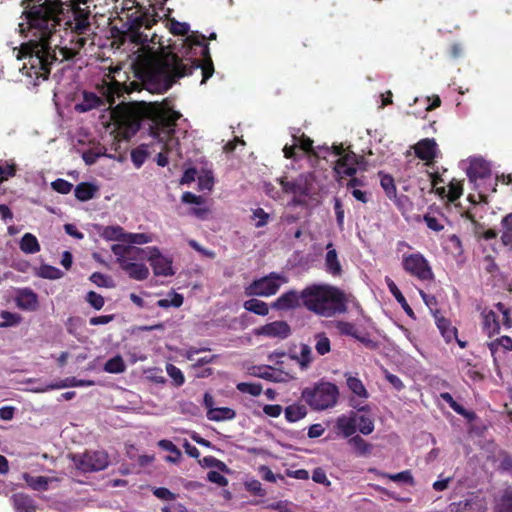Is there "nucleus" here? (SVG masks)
<instances>
[{"label":"nucleus","instance_id":"1","mask_svg":"<svg viewBox=\"0 0 512 512\" xmlns=\"http://www.w3.org/2000/svg\"><path fill=\"white\" fill-rule=\"evenodd\" d=\"M86 3L87 0H34V69L39 66L44 79L56 59L51 45L56 26L63 22L77 35L89 30L90 11L80 6Z\"/></svg>","mask_w":512,"mask_h":512},{"label":"nucleus","instance_id":"2","mask_svg":"<svg viewBox=\"0 0 512 512\" xmlns=\"http://www.w3.org/2000/svg\"><path fill=\"white\" fill-rule=\"evenodd\" d=\"M191 45L203 46V55L207 58L203 64L200 60L181 58L174 53H166L159 57L146 58L140 62L137 75L145 89L151 93H165L178 79L199 71L202 75L201 84L213 75L214 68L208 57V46L204 43V35H192L187 38Z\"/></svg>","mask_w":512,"mask_h":512},{"label":"nucleus","instance_id":"3","mask_svg":"<svg viewBox=\"0 0 512 512\" xmlns=\"http://www.w3.org/2000/svg\"><path fill=\"white\" fill-rule=\"evenodd\" d=\"M302 304L318 315L331 317L347 309L343 293L330 285H311L302 290Z\"/></svg>","mask_w":512,"mask_h":512},{"label":"nucleus","instance_id":"4","mask_svg":"<svg viewBox=\"0 0 512 512\" xmlns=\"http://www.w3.org/2000/svg\"><path fill=\"white\" fill-rule=\"evenodd\" d=\"M158 106L155 126L151 128V134L153 138L163 144V149L168 152L178 145V139L174 137L175 125L182 115L163 104Z\"/></svg>","mask_w":512,"mask_h":512},{"label":"nucleus","instance_id":"5","mask_svg":"<svg viewBox=\"0 0 512 512\" xmlns=\"http://www.w3.org/2000/svg\"><path fill=\"white\" fill-rule=\"evenodd\" d=\"M302 398L313 410L322 411L337 404L339 389L333 383L320 382L312 388H305Z\"/></svg>","mask_w":512,"mask_h":512},{"label":"nucleus","instance_id":"6","mask_svg":"<svg viewBox=\"0 0 512 512\" xmlns=\"http://www.w3.org/2000/svg\"><path fill=\"white\" fill-rule=\"evenodd\" d=\"M287 282L288 277L285 274L271 272L246 286L244 293L246 296L269 297L275 295L280 287Z\"/></svg>","mask_w":512,"mask_h":512},{"label":"nucleus","instance_id":"7","mask_svg":"<svg viewBox=\"0 0 512 512\" xmlns=\"http://www.w3.org/2000/svg\"><path fill=\"white\" fill-rule=\"evenodd\" d=\"M279 183L286 194L300 196H311L313 194L314 176L312 173H302L292 179L282 177L279 179Z\"/></svg>","mask_w":512,"mask_h":512},{"label":"nucleus","instance_id":"8","mask_svg":"<svg viewBox=\"0 0 512 512\" xmlns=\"http://www.w3.org/2000/svg\"><path fill=\"white\" fill-rule=\"evenodd\" d=\"M402 265L407 273L419 280H432L434 277L428 261L420 253L403 255Z\"/></svg>","mask_w":512,"mask_h":512},{"label":"nucleus","instance_id":"9","mask_svg":"<svg viewBox=\"0 0 512 512\" xmlns=\"http://www.w3.org/2000/svg\"><path fill=\"white\" fill-rule=\"evenodd\" d=\"M73 461L85 473L104 470L109 464L108 455L104 451H87L82 455H74Z\"/></svg>","mask_w":512,"mask_h":512},{"label":"nucleus","instance_id":"10","mask_svg":"<svg viewBox=\"0 0 512 512\" xmlns=\"http://www.w3.org/2000/svg\"><path fill=\"white\" fill-rule=\"evenodd\" d=\"M113 118L126 137L136 134L140 128V118L134 111L124 108L113 112Z\"/></svg>","mask_w":512,"mask_h":512},{"label":"nucleus","instance_id":"11","mask_svg":"<svg viewBox=\"0 0 512 512\" xmlns=\"http://www.w3.org/2000/svg\"><path fill=\"white\" fill-rule=\"evenodd\" d=\"M147 260L153 268L156 276H172L174 274L172 269V261L163 256L157 247H150Z\"/></svg>","mask_w":512,"mask_h":512},{"label":"nucleus","instance_id":"12","mask_svg":"<svg viewBox=\"0 0 512 512\" xmlns=\"http://www.w3.org/2000/svg\"><path fill=\"white\" fill-rule=\"evenodd\" d=\"M357 421L358 414L354 411L337 417L334 426L337 436L345 439L353 437L357 431Z\"/></svg>","mask_w":512,"mask_h":512},{"label":"nucleus","instance_id":"13","mask_svg":"<svg viewBox=\"0 0 512 512\" xmlns=\"http://www.w3.org/2000/svg\"><path fill=\"white\" fill-rule=\"evenodd\" d=\"M254 334L269 338L286 339L290 336L291 329L287 322L279 320L256 328Z\"/></svg>","mask_w":512,"mask_h":512},{"label":"nucleus","instance_id":"14","mask_svg":"<svg viewBox=\"0 0 512 512\" xmlns=\"http://www.w3.org/2000/svg\"><path fill=\"white\" fill-rule=\"evenodd\" d=\"M13 53L18 62L24 61L18 65L19 72L27 77H31L32 70V39L22 43L19 47L13 48Z\"/></svg>","mask_w":512,"mask_h":512},{"label":"nucleus","instance_id":"15","mask_svg":"<svg viewBox=\"0 0 512 512\" xmlns=\"http://www.w3.org/2000/svg\"><path fill=\"white\" fill-rule=\"evenodd\" d=\"M302 303V292L298 293L295 290H289L276 299L271 304V307L276 310H290L297 308Z\"/></svg>","mask_w":512,"mask_h":512},{"label":"nucleus","instance_id":"16","mask_svg":"<svg viewBox=\"0 0 512 512\" xmlns=\"http://www.w3.org/2000/svg\"><path fill=\"white\" fill-rule=\"evenodd\" d=\"M415 154L418 158L425 161L433 160L437 154V143L434 139L425 138L420 140L414 146Z\"/></svg>","mask_w":512,"mask_h":512},{"label":"nucleus","instance_id":"17","mask_svg":"<svg viewBox=\"0 0 512 512\" xmlns=\"http://www.w3.org/2000/svg\"><path fill=\"white\" fill-rule=\"evenodd\" d=\"M327 253L325 255V271L334 276L340 277L343 273L342 265L339 261L337 251L333 248L332 243H328L326 246Z\"/></svg>","mask_w":512,"mask_h":512},{"label":"nucleus","instance_id":"18","mask_svg":"<svg viewBox=\"0 0 512 512\" xmlns=\"http://www.w3.org/2000/svg\"><path fill=\"white\" fill-rule=\"evenodd\" d=\"M450 512H486V507L482 500L478 498L466 499L454 502L449 505Z\"/></svg>","mask_w":512,"mask_h":512},{"label":"nucleus","instance_id":"19","mask_svg":"<svg viewBox=\"0 0 512 512\" xmlns=\"http://www.w3.org/2000/svg\"><path fill=\"white\" fill-rule=\"evenodd\" d=\"M14 512H32V497L23 491H14L10 497Z\"/></svg>","mask_w":512,"mask_h":512},{"label":"nucleus","instance_id":"20","mask_svg":"<svg viewBox=\"0 0 512 512\" xmlns=\"http://www.w3.org/2000/svg\"><path fill=\"white\" fill-rule=\"evenodd\" d=\"M121 269L125 271L128 276L134 280L142 281L148 278L149 269L143 263H136L127 261L121 266Z\"/></svg>","mask_w":512,"mask_h":512},{"label":"nucleus","instance_id":"21","mask_svg":"<svg viewBox=\"0 0 512 512\" xmlns=\"http://www.w3.org/2000/svg\"><path fill=\"white\" fill-rule=\"evenodd\" d=\"M490 167L488 163L482 159H474L471 161L467 174L471 180L477 178H485L490 175Z\"/></svg>","mask_w":512,"mask_h":512},{"label":"nucleus","instance_id":"22","mask_svg":"<svg viewBox=\"0 0 512 512\" xmlns=\"http://www.w3.org/2000/svg\"><path fill=\"white\" fill-rule=\"evenodd\" d=\"M347 443L353 449L354 453L361 457L370 455L373 449V445L359 435H354L349 438Z\"/></svg>","mask_w":512,"mask_h":512},{"label":"nucleus","instance_id":"23","mask_svg":"<svg viewBox=\"0 0 512 512\" xmlns=\"http://www.w3.org/2000/svg\"><path fill=\"white\" fill-rule=\"evenodd\" d=\"M97 192L98 187L89 182H81L74 189L75 197L82 202L93 199Z\"/></svg>","mask_w":512,"mask_h":512},{"label":"nucleus","instance_id":"24","mask_svg":"<svg viewBox=\"0 0 512 512\" xmlns=\"http://www.w3.org/2000/svg\"><path fill=\"white\" fill-rule=\"evenodd\" d=\"M103 104V101L95 93L84 92L83 101L76 104L75 109L79 112H87Z\"/></svg>","mask_w":512,"mask_h":512},{"label":"nucleus","instance_id":"25","mask_svg":"<svg viewBox=\"0 0 512 512\" xmlns=\"http://www.w3.org/2000/svg\"><path fill=\"white\" fill-rule=\"evenodd\" d=\"M22 5L24 7L22 12L24 22L19 23L18 26L20 34L26 36L32 29V0H23Z\"/></svg>","mask_w":512,"mask_h":512},{"label":"nucleus","instance_id":"26","mask_svg":"<svg viewBox=\"0 0 512 512\" xmlns=\"http://www.w3.org/2000/svg\"><path fill=\"white\" fill-rule=\"evenodd\" d=\"M345 376L347 386L355 396L362 399H367L369 397L368 391L366 390L364 384L359 378L354 377L350 374H345Z\"/></svg>","mask_w":512,"mask_h":512},{"label":"nucleus","instance_id":"27","mask_svg":"<svg viewBox=\"0 0 512 512\" xmlns=\"http://www.w3.org/2000/svg\"><path fill=\"white\" fill-rule=\"evenodd\" d=\"M385 282L387 284V287L389 289V291L391 292V294L395 297V299L397 300V302L401 305V307L404 309V311L409 315V316H413L414 313H413V310L412 308L409 306V304L407 303L405 297L403 296V294L401 293V291L398 289L397 285L394 283V281L389 278V277H385Z\"/></svg>","mask_w":512,"mask_h":512},{"label":"nucleus","instance_id":"28","mask_svg":"<svg viewBox=\"0 0 512 512\" xmlns=\"http://www.w3.org/2000/svg\"><path fill=\"white\" fill-rule=\"evenodd\" d=\"M436 325L446 342H451L457 338V329L451 325L450 321L444 317H436Z\"/></svg>","mask_w":512,"mask_h":512},{"label":"nucleus","instance_id":"29","mask_svg":"<svg viewBox=\"0 0 512 512\" xmlns=\"http://www.w3.org/2000/svg\"><path fill=\"white\" fill-rule=\"evenodd\" d=\"M101 236L108 241L126 242L127 232L121 226H107L103 229Z\"/></svg>","mask_w":512,"mask_h":512},{"label":"nucleus","instance_id":"30","mask_svg":"<svg viewBox=\"0 0 512 512\" xmlns=\"http://www.w3.org/2000/svg\"><path fill=\"white\" fill-rule=\"evenodd\" d=\"M236 413L229 407L215 408L214 410L207 411V418L211 421H224L235 418Z\"/></svg>","mask_w":512,"mask_h":512},{"label":"nucleus","instance_id":"31","mask_svg":"<svg viewBox=\"0 0 512 512\" xmlns=\"http://www.w3.org/2000/svg\"><path fill=\"white\" fill-rule=\"evenodd\" d=\"M483 328L489 336L499 331L500 326L494 311L483 312Z\"/></svg>","mask_w":512,"mask_h":512},{"label":"nucleus","instance_id":"32","mask_svg":"<svg viewBox=\"0 0 512 512\" xmlns=\"http://www.w3.org/2000/svg\"><path fill=\"white\" fill-rule=\"evenodd\" d=\"M243 307L245 310L260 316H266L269 313L268 304L258 299L245 301Z\"/></svg>","mask_w":512,"mask_h":512},{"label":"nucleus","instance_id":"33","mask_svg":"<svg viewBox=\"0 0 512 512\" xmlns=\"http://www.w3.org/2000/svg\"><path fill=\"white\" fill-rule=\"evenodd\" d=\"M285 418L289 422H296L304 418L307 414V409L301 404H292L285 408Z\"/></svg>","mask_w":512,"mask_h":512},{"label":"nucleus","instance_id":"34","mask_svg":"<svg viewBox=\"0 0 512 512\" xmlns=\"http://www.w3.org/2000/svg\"><path fill=\"white\" fill-rule=\"evenodd\" d=\"M294 140H295L294 142L297 143V146H300V148L303 151L313 153L316 157L326 158V154L330 153L329 147H321V148H319L320 149L319 152L313 151V148H312L313 141L308 137L303 136L299 140H297L296 137H294Z\"/></svg>","mask_w":512,"mask_h":512},{"label":"nucleus","instance_id":"35","mask_svg":"<svg viewBox=\"0 0 512 512\" xmlns=\"http://www.w3.org/2000/svg\"><path fill=\"white\" fill-rule=\"evenodd\" d=\"M330 149L333 150V153L336 156H340L338 160L342 161L343 163H346L347 165H351L356 167L359 164L358 156L354 152H348L343 155L344 148L340 145H333Z\"/></svg>","mask_w":512,"mask_h":512},{"label":"nucleus","instance_id":"36","mask_svg":"<svg viewBox=\"0 0 512 512\" xmlns=\"http://www.w3.org/2000/svg\"><path fill=\"white\" fill-rule=\"evenodd\" d=\"M158 446L162 448L163 450L169 451V453H172L173 455L166 456V461L177 463L181 458V451L176 447V445L173 444L170 440H160L158 442Z\"/></svg>","mask_w":512,"mask_h":512},{"label":"nucleus","instance_id":"37","mask_svg":"<svg viewBox=\"0 0 512 512\" xmlns=\"http://www.w3.org/2000/svg\"><path fill=\"white\" fill-rule=\"evenodd\" d=\"M501 224L503 228L501 241L505 246H510L512 249V213L506 215Z\"/></svg>","mask_w":512,"mask_h":512},{"label":"nucleus","instance_id":"38","mask_svg":"<svg viewBox=\"0 0 512 512\" xmlns=\"http://www.w3.org/2000/svg\"><path fill=\"white\" fill-rule=\"evenodd\" d=\"M126 365L120 355H116L109 359L104 365V371L112 374H119L124 372Z\"/></svg>","mask_w":512,"mask_h":512},{"label":"nucleus","instance_id":"39","mask_svg":"<svg viewBox=\"0 0 512 512\" xmlns=\"http://www.w3.org/2000/svg\"><path fill=\"white\" fill-rule=\"evenodd\" d=\"M183 300L184 298L181 294L172 291L168 294L167 298L158 300L157 306L161 308H178L183 304Z\"/></svg>","mask_w":512,"mask_h":512},{"label":"nucleus","instance_id":"40","mask_svg":"<svg viewBox=\"0 0 512 512\" xmlns=\"http://www.w3.org/2000/svg\"><path fill=\"white\" fill-rule=\"evenodd\" d=\"M292 358L297 360L302 369L308 368L313 360L311 347L307 344H302L300 346V355L293 356Z\"/></svg>","mask_w":512,"mask_h":512},{"label":"nucleus","instance_id":"41","mask_svg":"<svg viewBox=\"0 0 512 512\" xmlns=\"http://www.w3.org/2000/svg\"><path fill=\"white\" fill-rule=\"evenodd\" d=\"M15 301L19 308L29 310L32 308V290L29 288L19 290Z\"/></svg>","mask_w":512,"mask_h":512},{"label":"nucleus","instance_id":"42","mask_svg":"<svg viewBox=\"0 0 512 512\" xmlns=\"http://www.w3.org/2000/svg\"><path fill=\"white\" fill-rule=\"evenodd\" d=\"M37 274L42 278L51 280L60 279L64 275V273L60 269L50 265H42L39 268Z\"/></svg>","mask_w":512,"mask_h":512},{"label":"nucleus","instance_id":"43","mask_svg":"<svg viewBox=\"0 0 512 512\" xmlns=\"http://www.w3.org/2000/svg\"><path fill=\"white\" fill-rule=\"evenodd\" d=\"M315 349L319 355H325L330 352V340L325 333H317L315 335Z\"/></svg>","mask_w":512,"mask_h":512},{"label":"nucleus","instance_id":"44","mask_svg":"<svg viewBox=\"0 0 512 512\" xmlns=\"http://www.w3.org/2000/svg\"><path fill=\"white\" fill-rule=\"evenodd\" d=\"M129 250L130 249L128 243L127 245L113 244L111 246V251L116 256V262L119 264L120 267L128 261L127 253L129 252Z\"/></svg>","mask_w":512,"mask_h":512},{"label":"nucleus","instance_id":"45","mask_svg":"<svg viewBox=\"0 0 512 512\" xmlns=\"http://www.w3.org/2000/svg\"><path fill=\"white\" fill-rule=\"evenodd\" d=\"M152 241L153 235L149 233H127L125 243L143 245Z\"/></svg>","mask_w":512,"mask_h":512},{"label":"nucleus","instance_id":"46","mask_svg":"<svg viewBox=\"0 0 512 512\" xmlns=\"http://www.w3.org/2000/svg\"><path fill=\"white\" fill-rule=\"evenodd\" d=\"M357 430L363 435H369L374 431V421L365 415H358Z\"/></svg>","mask_w":512,"mask_h":512},{"label":"nucleus","instance_id":"47","mask_svg":"<svg viewBox=\"0 0 512 512\" xmlns=\"http://www.w3.org/2000/svg\"><path fill=\"white\" fill-rule=\"evenodd\" d=\"M381 175V187L385 191V194L388 198L392 199L396 197V186L394 184V179L392 176L387 174Z\"/></svg>","mask_w":512,"mask_h":512},{"label":"nucleus","instance_id":"48","mask_svg":"<svg viewBox=\"0 0 512 512\" xmlns=\"http://www.w3.org/2000/svg\"><path fill=\"white\" fill-rule=\"evenodd\" d=\"M129 252L127 253V259L128 261H135V260H144L147 259V256L149 255L150 247L147 248H138L131 244H129Z\"/></svg>","mask_w":512,"mask_h":512},{"label":"nucleus","instance_id":"49","mask_svg":"<svg viewBox=\"0 0 512 512\" xmlns=\"http://www.w3.org/2000/svg\"><path fill=\"white\" fill-rule=\"evenodd\" d=\"M148 157L147 147L141 145L131 152V159L137 168H140Z\"/></svg>","mask_w":512,"mask_h":512},{"label":"nucleus","instance_id":"50","mask_svg":"<svg viewBox=\"0 0 512 512\" xmlns=\"http://www.w3.org/2000/svg\"><path fill=\"white\" fill-rule=\"evenodd\" d=\"M335 327L341 335L351 336L355 338L358 334L356 326L350 322L336 321Z\"/></svg>","mask_w":512,"mask_h":512},{"label":"nucleus","instance_id":"51","mask_svg":"<svg viewBox=\"0 0 512 512\" xmlns=\"http://www.w3.org/2000/svg\"><path fill=\"white\" fill-rule=\"evenodd\" d=\"M488 346L492 354L498 350L499 346L503 347L505 351H512V339L509 336H502L489 343Z\"/></svg>","mask_w":512,"mask_h":512},{"label":"nucleus","instance_id":"52","mask_svg":"<svg viewBox=\"0 0 512 512\" xmlns=\"http://www.w3.org/2000/svg\"><path fill=\"white\" fill-rule=\"evenodd\" d=\"M166 372L174 381L175 386L180 387L184 384L185 377L178 367L173 364H167Z\"/></svg>","mask_w":512,"mask_h":512},{"label":"nucleus","instance_id":"53","mask_svg":"<svg viewBox=\"0 0 512 512\" xmlns=\"http://www.w3.org/2000/svg\"><path fill=\"white\" fill-rule=\"evenodd\" d=\"M237 389L242 393H247L252 396H259L262 393V386L256 383L241 382L237 384Z\"/></svg>","mask_w":512,"mask_h":512},{"label":"nucleus","instance_id":"54","mask_svg":"<svg viewBox=\"0 0 512 512\" xmlns=\"http://www.w3.org/2000/svg\"><path fill=\"white\" fill-rule=\"evenodd\" d=\"M0 327H8L16 325L20 322L21 318L18 314L9 311H2L0 313Z\"/></svg>","mask_w":512,"mask_h":512},{"label":"nucleus","instance_id":"55","mask_svg":"<svg viewBox=\"0 0 512 512\" xmlns=\"http://www.w3.org/2000/svg\"><path fill=\"white\" fill-rule=\"evenodd\" d=\"M334 171L336 172V174L340 177H344V176H353L357 169L356 167L354 166H351V165H347L346 163H343L342 161L340 160H337L336 161V164L334 166Z\"/></svg>","mask_w":512,"mask_h":512},{"label":"nucleus","instance_id":"56","mask_svg":"<svg viewBox=\"0 0 512 512\" xmlns=\"http://www.w3.org/2000/svg\"><path fill=\"white\" fill-rule=\"evenodd\" d=\"M51 187L54 191L60 194H68L73 189V184L64 180L62 178H58L51 183Z\"/></svg>","mask_w":512,"mask_h":512},{"label":"nucleus","instance_id":"57","mask_svg":"<svg viewBox=\"0 0 512 512\" xmlns=\"http://www.w3.org/2000/svg\"><path fill=\"white\" fill-rule=\"evenodd\" d=\"M383 476L389 478L394 482H405L411 485L414 484L413 476L409 470L402 471L396 474H383Z\"/></svg>","mask_w":512,"mask_h":512},{"label":"nucleus","instance_id":"58","mask_svg":"<svg viewBox=\"0 0 512 512\" xmlns=\"http://www.w3.org/2000/svg\"><path fill=\"white\" fill-rule=\"evenodd\" d=\"M423 220L427 227L435 232H439L444 229V225L442 224L441 218L439 217L425 214L423 216Z\"/></svg>","mask_w":512,"mask_h":512},{"label":"nucleus","instance_id":"59","mask_svg":"<svg viewBox=\"0 0 512 512\" xmlns=\"http://www.w3.org/2000/svg\"><path fill=\"white\" fill-rule=\"evenodd\" d=\"M86 301L96 310L102 309L104 306V297L94 291L87 293Z\"/></svg>","mask_w":512,"mask_h":512},{"label":"nucleus","instance_id":"60","mask_svg":"<svg viewBox=\"0 0 512 512\" xmlns=\"http://www.w3.org/2000/svg\"><path fill=\"white\" fill-rule=\"evenodd\" d=\"M200 464L206 467L218 468L221 471H227L226 464L213 456H206L200 460Z\"/></svg>","mask_w":512,"mask_h":512},{"label":"nucleus","instance_id":"61","mask_svg":"<svg viewBox=\"0 0 512 512\" xmlns=\"http://www.w3.org/2000/svg\"><path fill=\"white\" fill-rule=\"evenodd\" d=\"M93 385H95L93 380H78L75 377H70L66 378L59 387H83Z\"/></svg>","mask_w":512,"mask_h":512},{"label":"nucleus","instance_id":"62","mask_svg":"<svg viewBox=\"0 0 512 512\" xmlns=\"http://www.w3.org/2000/svg\"><path fill=\"white\" fill-rule=\"evenodd\" d=\"M181 201L185 204L202 205L205 203V198L195 195L192 192H184L182 194Z\"/></svg>","mask_w":512,"mask_h":512},{"label":"nucleus","instance_id":"63","mask_svg":"<svg viewBox=\"0 0 512 512\" xmlns=\"http://www.w3.org/2000/svg\"><path fill=\"white\" fill-rule=\"evenodd\" d=\"M153 494L161 500L165 501H173L176 499V495L171 492L169 489L164 487H158L153 490Z\"/></svg>","mask_w":512,"mask_h":512},{"label":"nucleus","instance_id":"64","mask_svg":"<svg viewBox=\"0 0 512 512\" xmlns=\"http://www.w3.org/2000/svg\"><path fill=\"white\" fill-rule=\"evenodd\" d=\"M498 512H512V491L506 492L502 498V504Z\"/></svg>","mask_w":512,"mask_h":512}]
</instances>
